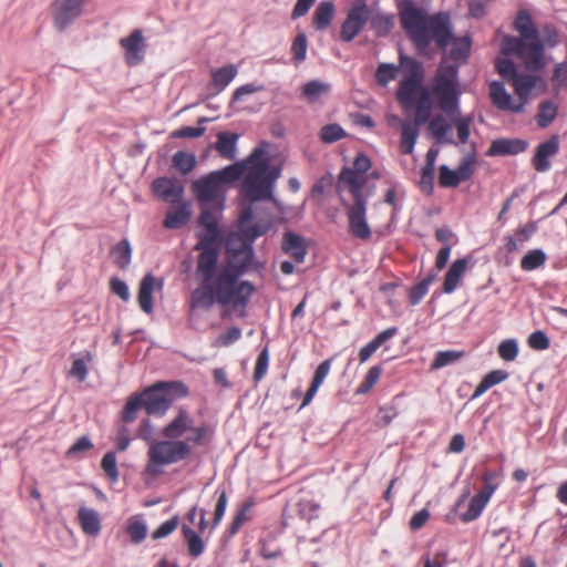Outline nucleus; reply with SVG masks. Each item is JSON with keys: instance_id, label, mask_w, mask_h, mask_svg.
<instances>
[{"instance_id": "6e6d98bb", "label": "nucleus", "mask_w": 567, "mask_h": 567, "mask_svg": "<svg viewBox=\"0 0 567 567\" xmlns=\"http://www.w3.org/2000/svg\"><path fill=\"white\" fill-rule=\"evenodd\" d=\"M458 114H460V112L455 113L454 115H450V116L452 117L453 124L456 127L458 141L462 144H465V143H467L468 137H470V126L472 124L473 116L468 115V116H464V117H460V116L456 117V115H458Z\"/></svg>"}, {"instance_id": "09e8293b", "label": "nucleus", "mask_w": 567, "mask_h": 567, "mask_svg": "<svg viewBox=\"0 0 567 567\" xmlns=\"http://www.w3.org/2000/svg\"><path fill=\"white\" fill-rule=\"evenodd\" d=\"M269 144L267 142H261L257 147L252 150V152L249 154L246 161V165H249L248 167H255L257 165H266L267 169L272 168L274 166L270 165V159L267 156V147Z\"/></svg>"}, {"instance_id": "f8f14e48", "label": "nucleus", "mask_w": 567, "mask_h": 567, "mask_svg": "<svg viewBox=\"0 0 567 567\" xmlns=\"http://www.w3.org/2000/svg\"><path fill=\"white\" fill-rule=\"evenodd\" d=\"M124 60L128 66H136L145 59L146 43L142 30L135 29L130 35L120 40Z\"/></svg>"}, {"instance_id": "7c9ffc66", "label": "nucleus", "mask_w": 567, "mask_h": 567, "mask_svg": "<svg viewBox=\"0 0 567 567\" xmlns=\"http://www.w3.org/2000/svg\"><path fill=\"white\" fill-rule=\"evenodd\" d=\"M202 230L197 234L198 241L194 248H218L220 249L223 243V235L218 226L200 227Z\"/></svg>"}, {"instance_id": "dca6fc26", "label": "nucleus", "mask_w": 567, "mask_h": 567, "mask_svg": "<svg viewBox=\"0 0 567 567\" xmlns=\"http://www.w3.org/2000/svg\"><path fill=\"white\" fill-rule=\"evenodd\" d=\"M152 190L162 200L175 204L179 203L184 194V186L175 178L157 177L152 183Z\"/></svg>"}, {"instance_id": "72a5a7b5", "label": "nucleus", "mask_w": 567, "mask_h": 567, "mask_svg": "<svg viewBox=\"0 0 567 567\" xmlns=\"http://www.w3.org/2000/svg\"><path fill=\"white\" fill-rule=\"evenodd\" d=\"M182 534L187 545L188 555L193 558L202 556L206 545L199 534L186 524L182 526Z\"/></svg>"}, {"instance_id": "b1692460", "label": "nucleus", "mask_w": 567, "mask_h": 567, "mask_svg": "<svg viewBox=\"0 0 567 567\" xmlns=\"http://www.w3.org/2000/svg\"><path fill=\"white\" fill-rule=\"evenodd\" d=\"M192 217L190 205L187 202H181L177 207L167 212L163 225L167 229H178L185 226Z\"/></svg>"}, {"instance_id": "37998d69", "label": "nucleus", "mask_w": 567, "mask_h": 567, "mask_svg": "<svg viewBox=\"0 0 567 567\" xmlns=\"http://www.w3.org/2000/svg\"><path fill=\"white\" fill-rule=\"evenodd\" d=\"M557 105L551 101H543L538 106L536 115L537 125L540 128L548 127L557 116Z\"/></svg>"}, {"instance_id": "3c124183", "label": "nucleus", "mask_w": 567, "mask_h": 567, "mask_svg": "<svg viewBox=\"0 0 567 567\" xmlns=\"http://www.w3.org/2000/svg\"><path fill=\"white\" fill-rule=\"evenodd\" d=\"M308 49L307 35L300 32L296 35L291 44L292 60L295 64H299L306 60Z\"/></svg>"}, {"instance_id": "ddd939ff", "label": "nucleus", "mask_w": 567, "mask_h": 567, "mask_svg": "<svg viewBox=\"0 0 567 567\" xmlns=\"http://www.w3.org/2000/svg\"><path fill=\"white\" fill-rule=\"evenodd\" d=\"M198 251L195 278L196 280L215 281L218 272L219 249L218 248H194Z\"/></svg>"}, {"instance_id": "e433bc0d", "label": "nucleus", "mask_w": 567, "mask_h": 567, "mask_svg": "<svg viewBox=\"0 0 567 567\" xmlns=\"http://www.w3.org/2000/svg\"><path fill=\"white\" fill-rule=\"evenodd\" d=\"M331 91V84L320 80H311L301 87V93L309 103L318 102L321 95H327Z\"/></svg>"}, {"instance_id": "f704fd0d", "label": "nucleus", "mask_w": 567, "mask_h": 567, "mask_svg": "<svg viewBox=\"0 0 567 567\" xmlns=\"http://www.w3.org/2000/svg\"><path fill=\"white\" fill-rule=\"evenodd\" d=\"M514 28L525 40H538V30L534 25L530 14L526 10H520L514 22Z\"/></svg>"}, {"instance_id": "e2e57ef3", "label": "nucleus", "mask_w": 567, "mask_h": 567, "mask_svg": "<svg viewBox=\"0 0 567 567\" xmlns=\"http://www.w3.org/2000/svg\"><path fill=\"white\" fill-rule=\"evenodd\" d=\"M91 360V353L86 351L83 358H76L73 360L70 375L75 377L80 382L85 381L87 377L86 362Z\"/></svg>"}, {"instance_id": "cd10ccee", "label": "nucleus", "mask_w": 567, "mask_h": 567, "mask_svg": "<svg viewBox=\"0 0 567 567\" xmlns=\"http://www.w3.org/2000/svg\"><path fill=\"white\" fill-rule=\"evenodd\" d=\"M336 7L331 0H323L319 2L313 12V27L318 31L326 30L332 22L334 17Z\"/></svg>"}, {"instance_id": "6ab92c4d", "label": "nucleus", "mask_w": 567, "mask_h": 567, "mask_svg": "<svg viewBox=\"0 0 567 567\" xmlns=\"http://www.w3.org/2000/svg\"><path fill=\"white\" fill-rule=\"evenodd\" d=\"M528 147V142L522 138H496L494 140L487 152V156H507L517 155L525 152Z\"/></svg>"}, {"instance_id": "4d7b16f0", "label": "nucleus", "mask_w": 567, "mask_h": 567, "mask_svg": "<svg viewBox=\"0 0 567 567\" xmlns=\"http://www.w3.org/2000/svg\"><path fill=\"white\" fill-rule=\"evenodd\" d=\"M518 342L516 339L503 340L497 348L498 355L507 362L514 361L518 355Z\"/></svg>"}, {"instance_id": "4c0bfd02", "label": "nucleus", "mask_w": 567, "mask_h": 567, "mask_svg": "<svg viewBox=\"0 0 567 567\" xmlns=\"http://www.w3.org/2000/svg\"><path fill=\"white\" fill-rule=\"evenodd\" d=\"M248 167L244 161L230 164L223 169L214 171V176L224 185L225 183H233L238 181L244 174H246Z\"/></svg>"}, {"instance_id": "412c9836", "label": "nucleus", "mask_w": 567, "mask_h": 567, "mask_svg": "<svg viewBox=\"0 0 567 567\" xmlns=\"http://www.w3.org/2000/svg\"><path fill=\"white\" fill-rule=\"evenodd\" d=\"M427 89L422 82L401 80L396 91V99L403 109L410 110L414 106L422 90Z\"/></svg>"}, {"instance_id": "69168bd1", "label": "nucleus", "mask_w": 567, "mask_h": 567, "mask_svg": "<svg viewBox=\"0 0 567 567\" xmlns=\"http://www.w3.org/2000/svg\"><path fill=\"white\" fill-rule=\"evenodd\" d=\"M439 183L442 187L454 188L460 185L455 169H451L447 165L443 164L439 169Z\"/></svg>"}, {"instance_id": "4468645a", "label": "nucleus", "mask_w": 567, "mask_h": 567, "mask_svg": "<svg viewBox=\"0 0 567 567\" xmlns=\"http://www.w3.org/2000/svg\"><path fill=\"white\" fill-rule=\"evenodd\" d=\"M252 216V207H245L238 218V228L254 244L257 238L266 235L271 229L272 220L271 218H260L256 223L249 224Z\"/></svg>"}, {"instance_id": "338daca9", "label": "nucleus", "mask_w": 567, "mask_h": 567, "mask_svg": "<svg viewBox=\"0 0 567 567\" xmlns=\"http://www.w3.org/2000/svg\"><path fill=\"white\" fill-rule=\"evenodd\" d=\"M241 338V329L233 326L220 333L214 341L215 347H229Z\"/></svg>"}, {"instance_id": "a878e982", "label": "nucleus", "mask_w": 567, "mask_h": 567, "mask_svg": "<svg viewBox=\"0 0 567 567\" xmlns=\"http://www.w3.org/2000/svg\"><path fill=\"white\" fill-rule=\"evenodd\" d=\"M78 519L86 535L96 537L101 533V518L95 509L81 506L78 511Z\"/></svg>"}, {"instance_id": "a18cd8bd", "label": "nucleus", "mask_w": 567, "mask_h": 567, "mask_svg": "<svg viewBox=\"0 0 567 567\" xmlns=\"http://www.w3.org/2000/svg\"><path fill=\"white\" fill-rule=\"evenodd\" d=\"M546 258L547 256L543 249H532L522 258L520 267L525 271H533L544 266Z\"/></svg>"}, {"instance_id": "bf43d9fd", "label": "nucleus", "mask_w": 567, "mask_h": 567, "mask_svg": "<svg viewBox=\"0 0 567 567\" xmlns=\"http://www.w3.org/2000/svg\"><path fill=\"white\" fill-rule=\"evenodd\" d=\"M346 135L344 130L337 123L327 124L320 131L322 142L331 144L341 140Z\"/></svg>"}, {"instance_id": "774afa93", "label": "nucleus", "mask_w": 567, "mask_h": 567, "mask_svg": "<svg viewBox=\"0 0 567 567\" xmlns=\"http://www.w3.org/2000/svg\"><path fill=\"white\" fill-rule=\"evenodd\" d=\"M101 467L110 480H112V481L118 480V471H117L115 452L110 451L103 456L102 462H101Z\"/></svg>"}, {"instance_id": "13d9d810", "label": "nucleus", "mask_w": 567, "mask_h": 567, "mask_svg": "<svg viewBox=\"0 0 567 567\" xmlns=\"http://www.w3.org/2000/svg\"><path fill=\"white\" fill-rule=\"evenodd\" d=\"M476 162V156L474 154H470L466 157L462 159V162L456 167V176L460 181V184L462 182L468 181L473 173H474V165Z\"/></svg>"}, {"instance_id": "393cba45", "label": "nucleus", "mask_w": 567, "mask_h": 567, "mask_svg": "<svg viewBox=\"0 0 567 567\" xmlns=\"http://www.w3.org/2000/svg\"><path fill=\"white\" fill-rule=\"evenodd\" d=\"M467 268V258H460L454 260L444 277L443 291L452 293L460 285Z\"/></svg>"}, {"instance_id": "de8ad7c7", "label": "nucleus", "mask_w": 567, "mask_h": 567, "mask_svg": "<svg viewBox=\"0 0 567 567\" xmlns=\"http://www.w3.org/2000/svg\"><path fill=\"white\" fill-rule=\"evenodd\" d=\"M464 357V351L461 350H445L439 351L431 363L432 370H439L450 364L457 362Z\"/></svg>"}, {"instance_id": "2f4dec72", "label": "nucleus", "mask_w": 567, "mask_h": 567, "mask_svg": "<svg viewBox=\"0 0 567 567\" xmlns=\"http://www.w3.org/2000/svg\"><path fill=\"white\" fill-rule=\"evenodd\" d=\"M413 107H415V116L412 123L422 126L430 120L432 114L433 103L429 89L422 90V94H420Z\"/></svg>"}, {"instance_id": "1a4fd4ad", "label": "nucleus", "mask_w": 567, "mask_h": 567, "mask_svg": "<svg viewBox=\"0 0 567 567\" xmlns=\"http://www.w3.org/2000/svg\"><path fill=\"white\" fill-rule=\"evenodd\" d=\"M192 192L200 205H214L218 212L224 210L225 189L213 172L194 181Z\"/></svg>"}, {"instance_id": "aec40b11", "label": "nucleus", "mask_w": 567, "mask_h": 567, "mask_svg": "<svg viewBox=\"0 0 567 567\" xmlns=\"http://www.w3.org/2000/svg\"><path fill=\"white\" fill-rule=\"evenodd\" d=\"M281 249L298 264L305 261L308 252L303 237L290 230L282 235Z\"/></svg>"}, {"instance_id": "a19ab883", "label": "nucleus", "mask_w": 567, "mask_h": 567, "mask_svg": "<svg viewBox=\"0 0 567 567\" xmlns=\"http://www.w3.org/2000/svg\"><path fill=\"white\" fill-rule=\"evenodd\" d=\"M435 278L436 274L430 272L424 279L411 287L409 291V302L411 306H416L422 301Z\"/></svg>"}, {"instance_id": "c756f323", "label": "nucleus", "mask_w": 567, "mask_h": 567, "mask_svg": "<svg viewBox=\"0 0 567 567\" xmlns=\"http://www.w3.org/2000/svg\"><path fill=\"white\" fill-rule=\"evenodd\" d=\"M155 286V277L152 274L144 276L140 284L138 305L141 309L150 315L153 312V290Z\"/></svg>"}, {"instance_id": "5701e85b", "label": "nucleus", "mask_w": 567, "mask_h": 567, "mask_svg": "<svg viewBox=\"0 0 567 567\" xmlns=\"http://www.w3.org/2000/svg\"><path fill=\"white\" fill-rule=\"evenodd\" d=\"M237 74L238 68L235 64H226L217 69H212L210 85L215 89L214 95L223 92L233 82Z\"/></svg>"}, {"instance_id": "c85d7f7f", "label": "nucleus", "mask_w": 567, "mask_h": 567, "mask_svg": "<svg viewBox=\"0 0 567 567\" xmlns=\"http://www.w3.org/2000/svg\"><path fill=\"white\" fill-rule=\"evenodd\" d=\"M238 138L239 135L237 133L219 132L215 148L221 157L234 159L237 153Z\"/></svg>"}, {"instance_id": "ea45409f", "label": "nucleus", "mask_w": 567, "mask_h": 567, "mask_svg": "<svg viewBox=\"0 0 567 567\" xmlns=\"http://www.w3.org/2000/svg\"><path fill=\"white\" fill-rule=\"evenodd\" d=\"M114 262L122 269H125L132 259V247L130 241L124 238L118 241L111 250Z\"/></svg>"}, {"instance_id": "864d4df0", "label": "nucleus", "mask_w": 567, "mask_h": 567, "mask_svg": "<svg viewBox=\"0 0 567 567\" xmlns=\"http://www.w3.org/2000/svg\"><path fill=\"white\" fill-rule=\"evenodd\" d=\"M210 120L208 117H199L197 123L199 126L193 127V126H183L172 133L173 137L176 138H197L202 136L206 128L203 126V124L209 122Z\"/></svg>"}, {"instance_id": "c03bdc74", "label": "nucleus", "mask_w": 567, "mask_h": 567, "mask_svg": "<svg viewBox=\"0 0 567 567\" xmlns=\"http://www.w3.org/2000/svg\"><path fill=\"white\" fill-rule=\"evenodd\" d=\"M512 81L516 94L525 102L528 94L536 85V76L517 73Z\"/></svg>"}, {"instance_id": "f257e3e1", "label": "nucleus", "mask_w": 567, "mask_h": 567, "mask_svg": "<svg viewBox=\"0 0 567 567\" xmlns=\"http://www.w3.org/2000/svg\"><path fill=\"white\" fill-rule=\"evenodd\" d=\"M396 6L401 27L417 51L429 49L432 41L440 49H445L452 42L450 58L454 63H441L434 78L433 93L445 114L458 113V70L468 60L471 38H453L451 18L446 12L429 16L426 9L417 6L414 0H398Z\"/></svg>"}, {"instance_id": "a211bd4d", "label": "nucleus", "mask_w": 567, "mask_h": 567, "mask_svg": "<svg viewBox=\"0 0 567 567\" xmlns=\"http://www.w3.org/2000/svg\"><path fill=\"white\" fill-rule=\"evenodd\" d=\"M489 96L498 110L512 111L514 113H522L524 111V102L514 104L512 95L507 93L503 82L492 81L489 83Z\"/></svg>"}, {"instance_id": "f03ea898", "label": "nucleus", "mask_w": 567, "mask_h": 567, "mask_svg": "<svg viewBox=\"0 0 567 567\" xmlns=\"http://www.w3.org/2000/svg\"><path fill=\"white\" fill-rule=\"evenodd\" d=\"M187 386L179 381H159L147 386L143 392L128 398L122 411V420L125 423L135 421L136 413L144 408L148 415L162 417L171 409L173 403L187 396Z\"/></svg>"}, {"instance_id": "0eeeda50", "label": "nucleus", "mask_w": 567, "mask_h": 567, "mask_svg": "<svg viewBox=\"0 0 567 567\" xmlns=\"http://www.w3.org/2000/svg\"><path fill=\"white\" fill-rule=\"evenodd\" d=\"M262 264L255 258L254 248L243 254H234L227 257L226 265L219 270L220 281L224 285L231 286L235 290L240 286L239 279L251 270H260Z\"/></svg>"}, {"instance_id": "0e129e2a", "label": "nucleus", "mask_w": 567, "mask_h": 567, "mask_svg": "<svg viewBox=\"0 0 567 567\" xmlns=\"http://www.w3.org/2000/svg\"><path fill=\"white\" fill-rule=\"evenodd\" d=\"M202 212L198 217V226L199 227H206V226H218V217L217 215L221 212H218L214 205H200Z\"/></svg>"}, {"instance_id": "f3484780", "label": "nucleus", "mask_w": 567, "mask_h": 567, "mask_svg": "<svg viewBox=\"0 0 567 567\" xmlns=\"http://www.w3.org/2000/svg\"><path fill=\"white\" fill-rule=\"evenodd\" d=\"M193 417L187 409L179 406L176 416L163 429L165 439L179 440L186 432L192 430Z\"/></svg>"}, {"instance_id": "c9c22d12", "label": "nucleus", "mask_w": 567, "mask_h": 567, "mask_svg": "<svg viewBox=\"0 0 567 567\" xmlns=\"http://www.w3.org/2000/svg\"><path fill=\"white\" fill-rule=\"evenodd\" d=\"M400 66L402 68L404 75L402 80H411L416 82H423L424 69L423 65L414 58L400 54Z\"/></svg>"}, {"instance_id": "bb28decb", "label": "nucleus", "mask_w": 567, "mask_h": 567, "mask_svg": "<svg viewBox=\"0 0 567 567\" xmlns=\"http://www.w3.org/2000/svg\"><path fill=\"white\" fill-rule=\"evenodd\" d=\"M451 125L446 122L442 114L435 115L429 123V134L436 140L440 144H454L455 141L449 136Z\"/></svg>"}, {"instance_id": "603ef678", "label": "nucleus", "mask_w": 567, "mask_h": 567, "mask_svg": "<svg viewBox=\"0 0 567 567\" xmlns=\"http://www.w3.org/2000/svg\"><path fill=\"white\" fill-rule=\"evenodd\" d=\"M193 435L188 436L184 441L188 442V445H205L207 441H209L213 436L214 431L207 425L202 424L199 426L194 427L192 425Z\"/></svg>"}, {"instance_id": "79ce46f5", "label": "nucleus", "mask_w": 567, "mask_h": 567, "mask_svg": "<svg viewBox=\"0 0 567 567\" xmlns=\"http://www.w3.org/2000/svg\"><path fill=\"white\" fill-rule=\"evenodd\" d=\"M127 534L133 544H141L147 535V526L142 516L136 515L128 519Z\"/></svg>"}, {"instance_id": "8fccbe9b", "label": "nucleus", "mask_w": 567, "mask_h": 567, "mask_svg": "<svg viewBox=\"0 0 567 567\" xmlns=\"http://www.w3.org/2000/svg\"><path fill=\"white\" fill-rule=\"evenodd\" d=\"M196 165V157L194 154L178 151L173 156V166L176 167L182 174L190 173Z\"/></svg>"}, {"instance_id": "20e7f679", "label": "nucleus", "mask_w": 567, "mask_h": 567, "mask_svg": "<svg viewBox=\"0 0 567 567\" xmlns=\"http://www.w3.org/2000/svg\"><path fill=\"white\" fill-rule=\"evenodd\" d=\"M365 178L362 174H358L352 183H350L349 192L352 195L353 203H343L347 209L350 233L360 239H369L371 237V228L367 220L368 198L369 195L363 193Z\"/></svg>"}, {"instance_id": "49530a36", "label": "nucleus", "mask_w": 567, "mask_h": 567, "mask_svg": "<svg viewBox=\"0 0 567 567\" xmlns=\"http://www.w3.org/2000/svg\"><path fill=\"white\" fill-rule=\"evenodd\" d=\"M487 502L478 494L474 495L468 503L467 511L460 515L463 523H471L477 519L486 507Z\"/></svg>"}, {"instance_id": "052dcab7", "label": "nucleus", "mask_w": 567, "mask_h": 567, "mask_svg": "<svg viewBox=\"0 0 567 567\" xmlns=\"http://www.w3.org/2000/svg\"><path fill=\"white\" fill-rule=\"evenodd\" d=\"M91 439L86 435L79 437L66 451V456L70 458H81L82 454L93 449Z\"/></svg>"}, {"instance_id": "5fc2aeb1", "label": "nucleus", "mask_w": 567, "mask_h": 567, "mask_svg": "<svg viewBox=\"0 0 567 567\" xmlns=\"http://www.w3.org/2000/svg\"><path fill=\"white\" fill-rule=\"evenodd\" d=\"M399 68L393 63H380L375 71V80L377 82L385 86L394 80L398 75Z\"/></svg>"}, {"instance_id": "9d476101", "label": "nucleus", "mask_w": 567, "mask_h": 567, "mask_svg": "<svg viewBox=\"0 0 567 567\" xmlns=\"http://www.w3.org/2000/svg\"><path fill=\"white\" fill-rule=\"evenodd\" d=\"M369 6L367 0H354L341 23L339 38L342 42L353 41L368 24Z\"/></svg>"}, {"instance_id": "9b49d317", "label": "nucleus", "mask_w": 567, "mask_h": 567, "mask_svg": "<svg viewBox=\"0 0 567 567\" xmlns=\"http://www.w3.org/2000/svg\"><path fill=\"white\" fill-rule=\"evenodd\" d=\"M85 0H54L52 13L59 31L68 29L82 13Z\"/></svg>"}, {"instance_id": "39448f33", "label": "nucleus", "mask_w": 567, "mask_h": 567, "mask_svg": "<svg viewBox=\"0 0 567 567\" xmlns=\"http://www.w3.org/2000/svg\"><path fill=\"white\" fill-rule=\"evenodd\" d=\"M280 175V167L267 169L266 165L262 164L248 167L243 179V193L252 203L272 198V193Z\"/></svg>"}, {"instance_id": "6e6552de", "label": "nucleus", "mask_w": 567, "mask_h": 567, "mask_svg": "<svg viewBox=\"0 0 567 567\" xmlns=\"http://www.w3.org/2000/svg\"><path fill=\"white\" fill-rule=\"evenodd\" d=\"M524 38L505 35L502 40V53L504 55H517L527 59L535 70L544 66V45L540 41L526 42Z\"/></svg>"}, {"instance_id": "423d86ee", "label": "nucleus", "mask_w": 567, "mask_h": 567, "mask_svg": "<svg viewBox=\"0 0 567 567\" xmlns=\"http://www.w3.org/2000/svg\"><path fill=\"white\" fill-rule=\"evenodd\" d=\"M192 447L188 442L182 440H163L154 441L148 447V464L146 470L148 473L157 474L159 470L155 466L171 465L188 458Z\"/></svg>"}, {"instance_id": "680f3d73", "label": "nucleus", "mask_w": 567, "mask_h": 567, "mask_svg": "<svg viewBox=\"0 0 567 567\" xmlns=\"http://www.w3.org/2000/svg\"><path fill=\"white\" fill-rule=\"evenodd\" d=\"M216 494L218 495V498L214 511L212 529H215L219 525L220 520L224 517L228 502V496L225 488H217Z\"/></svg>"}, {"instance_id": "58836bf2", "label": "nucleus", "mask_w": 567, "mask_h": 567, "mask_svg": "<svg viewBox=\"0 0 567 567\" xmlns=\"http://www.w3.org/2000/svg\"><path fill=\"white\" fill-rule=\"evenodd\" d=\"M226 252L227 257L234 254L254 248V244L239 230L238 233H230L226 238Z\"/></svg>"}, {"instance_id": "7ed1b4c3", "label": "nucleus", "mask_w": 567, "mask_h": 567, "mask_svg": "<svg viewBox=\"0 0 567 567\" xmlns=\"http://www.w3.org/2000/svg\"><path fill=\"white\" fill-rule=\"evenodd\" d=\"M197 281L198 287L190 293L192 309L209 310L215 302L221 306L231 305L235 309H245L255 291V286L248 280H243L236 290L231 286H223L219 274L215 281Z\"/></svg>"}, {"instance_id": "4be33fe9", "label": "nucleus", "mask_w": 567, "mask_h": 567, "mask_svg": "<svg viewBox=\"0 0 567 567\" xmlns=\"http://www.w3.org/2000/svg\"><path fill=\"white\" fill-rule=\"evenodd\" d=\"M370 29L379 38L386 37L394 27L395 18L394 14L384 12L380 9L371 10L369 8V20Z\"/></svg>"}, {"instance_id": "2eb2a0df", "label": "nucleus", "mask_w": 567, "mask_h": 567, "mask_svg": "<svg viewBox=\"0 0 567 567\" xmlns=\"http://www.w3.org/2000/svg\"><path fill=\"white\" fill-rule=\"evenodd\" d=\"M559 152V137L553 135L545 142L538 144L532 159L534 168L539 173L548 172L551 167L550 158Z\"/></svg>"}, {"instance_id": "473e14b6", "label": "nucleus", "mask_w": 567, "mask_h": 567, "mask_svg": "<svg viewBox=\"0 0 567 567\" xmlns=\"http://www.w3.org/2000/svg\"><path fill=\"white\" fill-rule=\"evenodd\" d=\"M420 126L405 121L402 123L400 151L402 154H412L420 135Z\"/></svg>"}]
</instances>
